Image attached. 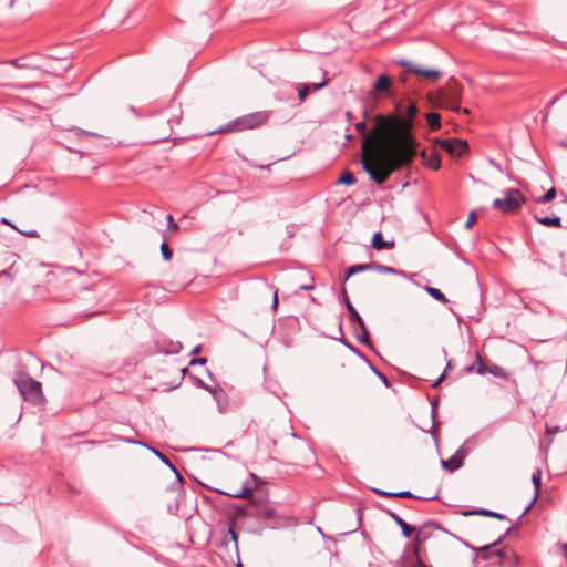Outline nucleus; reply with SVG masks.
<instances>
[{
  "label": "nucleus",
  "instance_id": "f257e3e1",
  "mask_svg": "<svg viewBox=\"0 0 567 567\" xmlns=\"http://www.w3.org/2000/svg\"><path fill=\"white\" fill-rule=\"evenodd\" d=\"M374 131L365 135L362 142L363 155L360 162L362 169L369 175L370 179L378 185H382L396 168V158L389 150L377 144L375 136L381 134L388 140L390 133L396 126V118L378 114L374 117Z\"/></svg>",
  "mask_w": 567,
  "mask_h": 567
},
{
  "label": "nucleus",
  "instance_id": "f03ea898",
  "mask_svg": "<svg viewBox=\"0 0 567 567\" xmlns=\"http://www.w3.org/2000/svg\"><path fill=\"white\" fill-rule=\"evenodd\" d=\"M216 555L221 561L231 566L243 567L239 558L238 535L235 532V523L230 522L227 530L223 532L221 537L216 542Z\"/></svg>",
  "mask_w": 567,
  "mask_h": 567
},
{
  "label": "nucleus",
  "instance_id": "7ed1b4c3",
  "mask_svg": "<svg viewBox=\"0 0 567 567\" xmlns=\"http://www.w3.org/2000/svg\"><path fill=\"white\" fill-rule=\"evenodd\" d=\"M14 384L24 401L39 406L45 402L41 382L30 377L27 372H18Z\"/></svg>",
  "mask_w": 567,
  "mask_h": 567
},
{
  "label": "nucleus",
  "instance_id": "20e7f679",
  "mask_svg": "<svg viewBox=\"0 0 567 567\" xmlns=\"http://www.w3.org/2000/svg\"><path fill=\"white\" fill-rule=\"evenodd\" d=\"M267 114L262 112H255L250 114H246L244 116L237 117L234 121L227 123L225 126L220 127L219 130H216L212 134H223V133H229V132H241L246 130H254L261 125L267 120Z\"/></svg>",
  "mask_w": 567,
  "mask_h": 567
},
{
  "label": "nucleus",
  "instance_id": "39448f33",
  "mask_svg": "<svg viewBox=\"0 0 567 567\" xmlns=\"http://www.w3.org/2000/svg\"><path fill=\"white\" fill-rule=\"evenodd\" d=\"M395 64L400 65L404 69V71L402 73H400V75H399L400 81L403 83H406L408 74H413V75L423 78V79L427 80L430 83H435L442 76V71H440L437 69L426 68L423 64H420V63H416V62H413L410 60H405V59L395 60Z\"/></svg>",
  "mask_w": 567,
  "mask_h": 567
},
{
  "label": "nucleus",
  "instance_id": "423d86ee",
  "mask_svg": "<svg viewBox=\"0 0 567 567\" xmlns=\"http://www.w3.org/2000/svg\"><path fill=\"white\" fill-rule=\"evenodd\" d=\"M525 195L518 188H507L504 190L503 198H496L492 203V207L503 214H513L522 208L526 203Z\"/></svg>",
  "mask_w": 567,
  "mask_h": 567
},
{
  "label": "nucleus",
  "instance_id": "0eeeda50",
  "mask_svg": "<svg viewBox=\"0 0 567 567\" xmlns=\"http://www.w3.org/2000/svg\"><path fill=\"white\" fill-rule=\"evenodd\" d=\"M460 102L461 91L457 86H452L449 91L440 90L433 103L437 107L449 109L455 113L468 114V109L462 107Z\"/></svg>",
  "mask_w": 567,
  "mask_h": 567
},
{
  "label": "nucleus",
  "instance_id": "6e6552de",
  "mask_svg": "<svg viewBox=\"0 0 567 567\" xmlns=\"http://www.w3.org/2000/svg\"><path fill=\"white\" fill-rule=\"evenodd\" d=\"M262 522L261 526L264 528H281L286 526V522L288 518L280 515L272 506L266 505V509H262Z\"/></svg>",
  "mask_w": 567,
  "mask_h": 567
},
{
  "label": "nucleus",
  "instance_id": "1a4fd4ad",
  "mask_svg": "<svg viewBox=\"0 0 567 567\" xmlns=\"http://www.w3.org/2000/svg\"><path fill=\"white\" fill-rule=\"evenodd\" d=\"M417 112H419V109H417L416 103H414V102H409L408 105L405 106L404 113H405L409 122L406 124H404V126L402 127V130L400 132V140H401L402 144H404L405 146H409L412 141V136L410 133L411 125H412L411 123H412L413 118L416 116Z\"/></svg>",
  "mask_w": 567,
  "mask_h": 567
},
{
  "label": "nucleus",
  "instance_id": "9d476101",
  "mask_svg": "<svg viewBox=\"0 0 567 567\" xmlns=\"http://www.w3.org/2000/svg\"><path fill=\"white\" fill-rule=\"evenodd\" d=\"M503 542V537L497 538L493 543L480 547V557H482L484 560H493L497 559V563L499 565H503L504 557H505V550L504 549H495L494 547Z\"/></svg>",
  "mask_w": 567,
  "mask_h": 567
},
{
  "label": "nucleus",
  "instance_id": "9b49d317",
  "mask_svg": "<svg viewBox=\"0 0 567 567\" xmlns=\"http://www.w3.org/2000/svg\"><path fill=\"white\" fill-rule=\"evenodd\" d=\"M442 148L452 156L461 157L468 152V143L465 140L446 138L442 141Z\"/></svg>",
  "mask_w": 567,
  "mask_h": 567
},
{
  "label": "nucleus",
  "instance_id": "f8f14e48",
  "mask_svg": "<svg viewBox=\"0 0 567 567\" xmlns=\"http://www.w3.org/2000/svg\"><path fill=\"white\" fill-rule=\"evenodd\" d=\"M468 450L464 446L457 449V451L447 460H441V465L449 472H455L463 466L464 458L466 457Z\"/></svg>",
  "mask_w": 567,
  "mask_h": 567
},
{
  "label": "nucleus",
  "instance_id": "ddd939ff",
  "mask_svg": "<svg viewBox=\"0 0 567 567\" xmlns=\"http://www.w3.org/2000/svg\"><path fill=\"white\" fill-rule=\"evenodd\" d=\"M208 393L214 398L219 413L224 414L231 409L229 396L220 385L212 386Z\"/></svg>",
  "mask_w": 567,
  "mask_h": 567
},
{
  "label": "nucleus",
  "instance_id": "4468645a",
  "mask_svg": "<svg viewBox=\"0 0 567 567\" xmlns=\"http://www.w3.org/2000/svg\"><path fill=\"white\" fill-rule=\"evenodd\" d=\"M392 84L393 82L390 75L382 73L374 81L372 89L370 91V95H389L392 93Z\"/></svg>",
  "mask_w": 567,
  "mask_h": 567
},
{
  "label": "nucleus",
  "instance_id": "2eb2a0df",
  "mask_svg": "<svg viewBox=\"0 0 567 567\" xmlns=\"http://www.w3.org/2000/svg\"><path fill=\"white\" fill-rule=\"evenodd\" d=\"M379 508H381L389 517H391L395 522V524L401 528L402 535L404 537H411L412 534L417 530L416 526L408 524L395 512L381 506Z\"/></svg>",
  "mask_w": 567,
  "mask_h": 567
},
{
  "label": "nucleus",
  "instance_id": "dca6fc26",
  "mask_svg": "<svg viewBox=\"0 0 567 567\" xmlns=\"http://www.w3.org/2000/svg\"><path fill=\"white\" fill-rule=\"evenodd\" d=\"M532 482H533L534 489H535L534 497L530 501V503L526 506L524 512L520 514V516L518 517V520L516 522V525L519 524L520 519L532 509V507L534 506V504L536 503V501H537V498L539 496L540 484H542V471L539 468H537L532 474Z\"/></svg>",
  "mask_w": 567,
  "mask_h": 567
},
{
  "label": "nucleus",
  "instance_id": "f3484780",
  "mask_svg": "<svg viewBox=\"0 0 567 567\" xmlns=\"http://www.w3.org/2000/svg\"><path fill=\"white\" fill-rule=\"evenodd\" d=\"M118 440L123 441L125 443H128V444H140V445H144V446L148 447L154 454H156L158 456V458L164 464H166L173 472H176V466L171 462V460L165 454L161 453L159 451L148 446L147 444H145L141 441L134 440L132 437L118 436Z\"/></svg>",
  "mask_w": 567,
  "mask_h": 567
},
{
  "label": "nucleus",
  "instance_id": "a211bd4d",
  "mask_svg": "<svg viewBox=\"0 0 567 567\" xmlns=\"http://www.w3.org/2000/svg\"><path fill=\"white\" fill-rule=\"evenodd\" d=\"M371 245L372 247L380 251V250H383V249H391L394 247V241L393 240H384L383 239V235L381 231H375L372 236V240H371Z\"/></svg>",
  "mask_w": 567,
  "mask_h": 567
},
{
  "label": "nucleus",
  "instance_id": "6ab92c4d",
  "mask_svg": "<svg viewBox=\"0 0 567 567\" xmlns=\"http://www.w3.org/2000/svg\"><path fill=\"white\" fill-rule=\"evenodd\" d=\"M367 270H373V261L369 264L352 265L347 268L346 276L342 278L341 282L344 284L351 276Z\"/></svg>",
  "mask_w": 567,
  "mask_h": 567
},
{
  "label": "nucleus",
  "instance_id": "aec40b11",
  "mask_svg": "<svg viewBox=\"0 0 567 567\" xmlns=\"http://www.w3.org/2000/svg\"><path fill=\"white\" fill-rule=\"evenodd\" d=\"M267 504H262L259 501H256L254 497L250 498V512L249 517L258 520L259 524L262 522V509H266Z\"/></svg>",
  "mask_w": 567,
  "mask_h": 567
},
{
  "label": "nucleus",
  "instance_id": "412c9836",
  "mask_svg": "<svg viewBox=\"0 0 567 567\" xmlns=\"http://www.w3.org/2000/svg\"><path fill=\"white\" fill-rule=\"evenodd\" d=\"M405 549L411 550V553L414 557V563L412 564L411 567H432V566L425 564L420 546L406 545Z\"/></svg>",
  "mask_w": 567,
  "mask_h": 567
},
{
  "label": "nucleus",
  "instance_id": "4be33fe9",
  "mask_svg": "<svg viewBox=\"0 0 567 567\" xmlns=\"http://www.w3.org/2000/svg\"><path fill=\"white\" fill-rule=\"evenodd\" d=\"M534 219L546 227H561V218L558 216H545V217H538L534 216Z\"/></svg>",
  "mask_w": 567,
  "mask_h": 567
},
{
  "label": "nucleus",
  "instance_id": "5701e85b",
  "mask_svg": "<svg viewBox=\"0 0 567 567\" xmlns=\"http://www.w3.org/2000/svg\"><path fill=\"white\" fill-rule=\"evenodd\" d=\"M425 121L431 131L435 132L441 128V115L435 112H429L424 114Z\"/></svg>",
  "mask_w": 567,
  "mask_h": 567
},
{
  "label": "nucleus",
  "instance_id": "b1692460",
  "mask_svg": "<svg viewBox=\"0 0 567 567\" xmlns=\"http://www.w3.org/2000/svg\"><path fill=\"white\" fill-rule=\"evenodd\" d=\"M220 494L228 495L233 498H248L250 499L252 497V489L247 485L244 484L239 491H236L234 493H225L221 491H218Z\"/></svg>",
  "mask_w": 567,
  "mask_h": 567
},
{
  "label": "nucleus",
  "instance_id": "393cba45",
  "mask_svg": "<svg viewBox=\"0 0 567 567\" xmlns=\"http://www.w3.org/2000/svg\"><path fill=\"white\" fill-rule=\"evenodd\" d=\"M340 330V342L346 347L348 348L351 352H353L354 354H357L359 358H361L364 362H368L369 359L365 354H363L357 347H354L352 343H350L343 336V332H342V329L341 327L339 328Z\"/></svg>",
  "mask_w": 567,
  "mask_h": 567
},
{
  "label": "nucleus",
  "instance_id": "a878e982",
  "mask_svg": "<svg viewBox=\"0 0 567 567\" xmlns=\"http://www.w3.org/2000/svg\"><path fill=\"white\" fill-rule=\"evenodd\" d=\"M424 290L433 298L435 299L436 301L441 302V303H449L450 300L446 298V296L437 288H434L432 286H425L424 287Z\"/></svg>",
  "mask_w": 567,
  "mask_h": 567
},
{
  "label": "nucleus",
  "instance_id": "bb28decb",
  "mask_svg": "<svg viewBox=\"0 0 567 567\" xmlns=\"http://www.w3.org/2000/svg\"><path fill=\"white\" fill-rule=\"evenodd\" d=\"M182 373L183 375H188V378L195 383V385L199 389H203L205 391H210L212 389V385H208L207 383H205L200 378L196 377L195 374L188 372V369L187 368H184L182 369Z\"/></svg>",
  "mask_w": 567,
  "mask_h": 567
},
{
  "label": "nucleus",
  "instance_id": "cd10ccee",
  "mask_svg": "<svg viewBox=\"0 0 567 567\" xmlns=\"http://www.w3.org/2000/svg\"><path fill=\"white\" fill-rule=\"evenodd\" d=\"M360 333H357V339L364 346L369 347L370 349H373V344L370 338V333L368 331V328L365 323H363V327H359Z\"/></svg>",
  "mask_w": 567,
  "mask_h": 567
},
{
  "label": "nucleus",
  "instance_id": "c85d7f7f",
  "mask_svg": "<svg viewBox=\"0 0 567 567\" xmlns=\"http://www.w3.org/2000/svg\"><path fill=\"white\" fill-rule=\"evenodd\" d=\"M488 373L502 380H507L509 378V373L503 367L497 364H489Z\"/></svg>",
  "mask_w": 567,
  "mask_h": 567
},
{
  "label": "nucleus",
  "instance_id": "c756f323",
  "mask_svg": "<svg viewBox=\"0 0 567 567\" xmlns=\"http://www.w3.org/2000/svg\"><path fill=\"white\" fill-rule=\"evenodd\" d=\"M357 183V178L354 176V174L347 169L344 171L340 177L337 179V184H343V185H348V186H352Z\"/></svg>",
  "mask_w": 567,
  "mask_h": 567
},
{
  "label": "nucleus",
  "instance_id": "7c9ffc66",
  "mask_svg": "<svg viewBox=\"0 0 567 567\" xmlns=\"http://www.w3.org/2000/svg\"><path fill=\"white\" fill-rule=\"evenodd\" d=\"M348 313H349V320L352 324H358V327H363L364 321L353 305H349Z\"/></svg>",
  "mask_w": 567,
  "mask_h": 567
},
{
  "label": "nucleus",
  "instance_id": "2f4dec72",
  "mask_svg": "<svg viewBox=\"0 0 567 567\" xmlns=\"http://www.w3.org/2000/svg\"><path fill=\"white\" fill-rule=\"evenodd\" d=\"M233 511L236 517H249L250 502L248 504H235Z\"/></svg>",
  "mask_w": 567,
  "mask_h": 567
},
{
  "label": "nucleus",
  "instance_id": "473e14b6",
  "mask_svg": "<svg viewBox=\"0 0 567 567\" xmlns=\"http://www.w3.org/2000/svg\"><path fill=\"white\" fill-rule=\"evenodd\" d=\"M566 430H567V422L561 425L549 424V423H546V425H545V433L548 435H556Z\"/></svg>",
  "mask_w": 567,
  "mask_h": 567
},
{
  "label": "nucleus",
  "instance_id": "72a5a7b5",
  "mask_svg": "<svg viewBox=\"0 0 567 567\" xmlns=\"http://www.w3.org/2000/svg\"><path fill=\"white\" fill-rule=\"evenodd\" d=\"M489 364H486L483 360L480 353H476L475 358V371L477 374L484 375L488 373Z\"/></svg>",
  "mask_w": 567,
  "mask_h": 567
},
{
  "label": "nucleus",
  "instance_id": "f704fd0d",
  "mask_svg": "<svg viewBox=\"0 0 567 567\" xmlns=\"http://www.w3.org/2000/svg\"><path fill=\"white\" fill-rule=\"evenodd\" d=\"M367 364L369 365L370 370L382 381V383L386 388H390L391 383L388 377L382 371H380L370 360L367 362Z\"/></svg>",
  "mask_w": 567,
  "mask_h": 567
},
{
  "label": "nucleus",
  "instance_id": "c9c22d12",
  "mask_svg": "<svg viewBox=\"0 0 567 567\" xmlns=\"http://www.w3.org/2000/svg\"><path fill=\"white\" fill-rule=\"evenodd\" d=\"M395 497H399V498H415V499H424V501H432V499L437 498L436 495L435 496H430V497L416 496V495L412 494L410 491L395 492L394 498Z\"/></svg>",
  "mask_w": 567,
  "mask_h": 567
},
{
  "label": "nucleus",
  "instance_id": "e433bc0d",
  "mask_svg": "<svg viewBox=\"0 0 567 567\" xmlns=\"http://www.w3.org/2000/svg\"><path fill=\"white\" fill-rule=\"evenodd\" d=\"M556 195H557L556 188L551 187L544 195L538 197L536 199V203L537 204H547V203L551 202L556 197Z\"/></svg>",
  "mask_w": 567,
  "mask_h": 567
},
{
  "label": "nucleus",
  "instance_id": "4c0bfd02",
  "mask_svg": "<svg viewBox=\"0 0 567 567\" xmlns=\"http://www.w3.org/2000/svg\"><path fill=\"white\" fill-rule=\"evenodd\" d=\"M164 240L161 245V252L165 260H171L173 256V250L169 248L167 244V237L165 234H163Z\"/></svg>",
  "mask_w": 567,
  "mask_h": 567
},
{
  "label": "nucleus",
  "instance_id": "58836bf2",
  "mask_svg": "<svg viewBox=\"0 0 567 567\" xmlns=\"http://www.w3.org/2000/svg\"><path fill=\"white\" fill-rule=\"evenodd\" d=\"M493 512L491 509L485 508H478L474 511H464L462 512V515L468 516V515H478V516H485V517H493Z\"/></svg>",
  "mask_w": 567,
  "mask_h": 567
},
{
  "label": "nucleus",
  "instance_id": "ea45409f",
  "mask_svg": "<svg viewBox=\"0 0 567 567\" xmlns=\"http://www.w3.org/2000/svg\"><path fill=\"white\" fill-rule=\"evenodd\" d=\"M373 270L381 272V274H391L394 275L396 272V268H393L391 266H385L379 262L373 261Z\"/></svg>",
  "mask_w": 567,
  "mask_h": 567
},
{
  "label": "nucleus",
  "instance_id": "a19ab883",
  "mask_svg": "<svg viewBox=\"0 0 567 567\" xmlns=\"http://www.w3.org/2000/svg\"><path fill=\"white\" fill-rule=\"evenodd\" d=\"M311 93L310 91V84L303 83L299 84L298 86V97L302 102L306 100V97Z\"/></svg>",
  "mask_w": 567,
  "mask_h": 567
},
{
  "label": "nucleus",
  "instance_id": "79ce46f5",
  "mask_svg": "<svg viewBox=\"0 0 567 567\" xmlns=\"http://www.w3.org/2000/svg\"><path fill=\"white\" fill-rule=\"evenodd\" d=\"M174 473L176 475V483L172 484L169 488L172 491H183L184 478L177 470Z\"/></svg>",
  "mask_w": 567,
  "mask_h": 567
},
{
  "label": "nucleus",
  "instance_id": "37998d69",
  "mask_svg": "<svg viewBox=\"0 0 567 567\" xmlns=\"http://www.w3.org/2000/svg\"><path fill=\"white\" fill-rule=\"evenodd\" d=\"M166 220H167V231L176 233L179 229V226L175 223L172 215H167Z\"/></svg>",
  "mask_w": 567,
  "mask_h": 567
},
{
  "label": "nucleus",
  "instance_id": "c03bdc74",
  "mask_svg": "<svg viewBox=\"0 0 567 567\" xmlns=\"http://www.w3.org/2000/svg\"><path fill=\"white\" fill-rule=\"evenodd\" d=\"M326 75L327 73L324 72V78L320 83H309L311 92H317L328 84V79L326 78Z\"/></svg>",
  "mask_w": 567,
  "mask_h": 567
},
{
  "label": "nucleus",
  "instance_id": "a18cd8bd",
  "mask_svg": "<svg viewBox=\"0 0 567 567\" xmlns=\"http://www.w3.org/2000/svg\"><path fill=\"white\" fill-rule=\"evenodd\" d=\"M477 219V215L474 210L470 212L468 216H467V220L465 221V225L464 227L466 229H470L472 228V226L474 225V223L476 221Z\"/></svg>",
  "mask_w": 567,
  "mask_h": 567
},
{
  "label": "nucleus",
  "instance_id": "49530a36",
  "mask_svg": "<svg viewBox=\"0 0 567 567\" xmlns=\"http://www.w3.org/2000/svg\"><path fill=\"white\" fill-rule=\"evenodd\" d=\"M559 258L561 260L560 270L564 276L567 277V258L564 251L559 252Z\"/></svg>",
  "mask_w": 567,
  "mask_h": 567
},
{
  "label": "nucleus",
  "instance_id": "de8ad7c7",
  "mask_svg": "<svg viewBox=\"0 0 567 567\" xmlns=\"http://www.w3.org/2000/svg\"><path fill=\"white\" fill-rule=\"evenodd\" d=\"M371 491L377 495H380L382 497H388V498H394V494H395V492H386V491H383L380 488H372Z\"/></svg>",
  "mask_w": 567,
  "mask_h": 567
},
{
  "label": "nucleus",
  "instance_id": "09e8293b",
  "mask_svg": "<svg viewBox=\"0 0 567 567\" xmlns=\"http://www.w3.org/2000/svg\"><path fill=\"white\" fill-rule=\"evenodd\" d=\"M421 537H422V530H419V532L414 535V537H413L412 542H411V543H409L408 545H409V546H415V545H416V546H420V547H421V544L423 543V540H422V538H421Z\"/></svg>",
  "mask_w": 567,
  "mask_h": 567
},
{
  "label": "nucleus",
  "instance_id": "8fccbe9b",
  "mask_svg": "<svg viewBox=\"0 0 567 567\" xmlns=\"http://www.w3.org/2000/svg\"><path fill=\"white\" fill-rule=\"evenodd\" d=\"M355 131L359 134H365L367 133V123H365V121L358 122L355 124Z\"/></svg>",
  "mask_w": 567,
  "mask_h": 567
},
{
  "label": "nucleus",
  "instance_id": "3c124183",
  "mask_svg": "<svg viewBox=\"0 0 567 567\" xmlns=\"http://www.w3.org/2000/svg\"><path fill=\"white\" fill-rule=\"evenodd\" d=\"M207 363V359L204 357L200 358H194L189 361V365H204Z\"/></svg>",
  "mask_w": 567,
  "mask_h": 567
},
{
  "label": "nucleus",
  "instance_id": "603ef678",
  "mask_svg": "<svg viewBox=\"0 0 567 567\" xmlns=\"http://www.w3.org/2000/svg\"><path fill=\"white\" fill-rule=\"evenodd\" d=\"M436 410H437V400L431 402V416L433 420V425H435ZM433 427L434 426H432V429Z\"/></svg>",
  "mask_w": 567,
  "mask_h": 567
},
{
  "label": "nucleus",
  "instance_id": "864d4df0",
  "mask_svg": "<svg viewBox=\"0 0 567 567\" xmlns=\"http://www.w3.org/2000/svg\"><path fill=\"white\" fill-rule=\"evenodd\" d=\"M446 378V371H443V373L432 383V388H437Z\"/></svg>",
  "mask_w": 567,
  "mask_h": 567
},
{
  "label": "nucleus",
  "instance_id": "5fc2aeb1",
  "mask_svg": "<svg viewBox=\"0 0 567 567\" xmlns=\"http://www.w3.org/2000/svg\"><path fill=\"white\" fill-rule=\"evenodd\" d=\"M429 166L432 169L437 171L441 167V162L437 157H435L429 162Z\"/></svg>",
  "mask_w": 567,
  "mask_h": 567
},
{
  "label": "nucleus",
  "instance_id": "6e6d98bb",
  "mask_svg": "<svg viewBox=\"0 0 567 567\" xmlns=\"http://www.w3.org/2000/svg\"><path fill=\"white\" fill-rule=\"evenodd\" d=\"M169 109H171V106H169V107H167V109H165V110H162V111L159 112V115H161V116L163 117V120H164V121H166L168 124H169V123H171V121H172V120H171V117H169V116H168V114H167Z\"/></svg>",
  "mask_w": 567,
  "mask_h": 567
},
{
  "label": "nucleus",
  "instance_id": "4d7b16f0",
  "mask_svg": "<svg viewBox=\"0 0 567 567\" xmlns=\"http://www.w3.org/2000/svg\"><path fill=\"white\" fill-rule=\"evenodd\" d=\"M278 290H275L274 297H272V309L276 310L278 307Z\"/></svg>",
  "mask_w": 567,
  "mask_h": 567
},
{
  "label": "nucleus",
  "instance_id": "13d9d810",
  "mask_svg": "<svg viewBox=\"0 0 567 567\" xmlns=\"http://www.w3.org/2000/svg\"><path fill=\"white\" fill-rule=\"evenodd\" d=\"M426 526H434L435 528L437 529H441V530H445L443 527H441L439 524L434 523V522H427L425 523L422 527H426Z\"/></svg>",
  "mask_w": 567,
  "mask_h": 567
},
{
  "label": "nucleus",
  "instance_id": "bf43d9fd",
  "mask_svg": "<svg viewBox=\"0 0 567 567\" xmlns=\"http://www.w3.org/2000/svg\"><path fill=\"white\" fill-rule=\"evenodd\" d=\"M181 350H182V343L181 342H176L174 348L169 352L178 353Z\"/></svg>",
  "mask_w": 567,
  "mask_h": 567
},
{
  "label": "nucleus",
  "instance_id": "052dcab7",
  "mask_svg": "<svg viewBox=\"0 0 567 567\" xmlns=\"http://www.w3.org/2000/svg\"><path fill=\"white\" fill-rule=\"evenodd\" d=\"M456 538H457L458 540H461V542H462V543H463L467 548H471L472 550H475V551H477V553L480 551V548L472 546L471 544H468L467 542H465V540H463V539H461V538H458V537H456Z\"/></svg>",
  "mask_w": 567,
  "mask_h": 567
},
{
  "label": "nucleus",
  "instance_id": "680f3d73",
  "mask_svg": "<svg viewBox=\"0 0 567 567\" xmlns=\"http://www.w3.org/2000/svg\"><path fill=\"white\" fill-rule=\"evenodd\" d=\"M394 275H398V276H401L404 278H411V276H412V275H409L408 272L400 270V269H396V272H394Z\"/></svg>",
  "mask_w": 567,
  "mask_h": 567
},
{
  "label": "nucleus",
  "instance_id": "e2e57ef3",
  "mask_svg": "<svg viewBox=\"0 0 567 567\" xmlns=\"http://www.w3.org/2000/svg\"><path fill=\"white\" fill-rule=\"evenodd\" d=\"M493 518H497V519H506V515L502 514V513H497V512H493Z\"/></svg>",
  "mask_w": 567,
  "mask_h": 567
},
{
  "label": "nucleus",
  "instance_id": "0e129e2a",
  "mask_svg": "<svg viewBox=\"0 0 567 567\" xmlns=\"http://www.w3.org/2000/svg\"><path fill=\"white\" fill-rule=\"evenodd\" d=\"M25 236H28L29 238H35L38 237V231L37 230H30V231H25L23 233Z\"/></svg>",
  "mask_w": 567,
  "mask_h": 567
},
{
  "label": "nucleus",
  "instance_id": "69168bd1",
  "mask_svg": "<svg viewBox=\"0 0 567 567\" xmlns=\"http://www.w3.org/2000/svg\"><path fill=\"white\" fill-rule=\"evenodd\" d=\"M313 288H315V286H313L312 284H309V285H301V286H300V289H301V290H311V289H313Z\"/></svg>",
  "mask_w": 567,
  "mask_h": 567
},
{
  "label": "nucleus",
  "instance_id": "338daca9",
  "mask_svg": "<svg viewBox=\"0 0 567 567\" xmlns=\"http://www.w3.org/2000/svg\"><path fill=\"white\" fill-rule=\"evenodd\" d=\"M200 349H202L200 344H197V346L192 350L190 354H197V353H199V352H200Z\"/></svg>",
  "mask_w": 567,
  "mask_h": 567
},
{
  "label": "nucleus",
  "instance_id": "774afa93",
  "mask_svg": "<svg viewBox=\"0 0 567 567\" xmlns=\"http://www.w3.org/2000/svg\"><path fill=\"white\" fill-rule=\"evenodd\" d=\"M474 370H475V364L468 365V367H466V368L464 369V371H465L466 373H471V372H473Z\"/></svg>",
  "mask_w": 567,
  "mask_h": 567
}]
</instances>
